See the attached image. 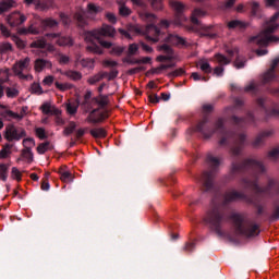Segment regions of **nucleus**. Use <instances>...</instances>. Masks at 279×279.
<instances>
[{"label":"nucleus","instance_id":"22","mask_svg":"<svg viewBox=\"0 0 279 279\" xmlns=\"http://www.w3.org/2000/svg\"><path fill=\"white\" fill-rule=\"evenodd\" d=\"M23 146L24 149H29L32 151L33 147H36V142L34 141V138H25L23 141Z\"/></svg>","mask_w":279,"mask_h":279},{"label":"nucleus","instance_id":"64","mask_svg":"<svg viewBox=\"0 0 279 279\" xmlns=\"http://www.w3.org/2000/svg\"><path fill=\"white\" fill-rule=\"evenodd\" d=\"M31 179H33L34 181L38 180V174L32 173L31 174Z\"/></svg>","mask_w":279,"mask_h":279},{"label":"nucleus","instance_id":"14","mask_svg":"<svg viewBox=\"0 0 279 279\" xmlns=\"http://www.w3.org/2000/svg\"><path fill=\"white\" fill-rule=\"evenodd\" d=\"M22 160H25L28 165L34 162V154H32L31 149H23L22 150Z\"/></svg>","mask_w":279,"mask_h":279},{"label":"nucleus","instance_id":"17","mask_svg":"<svg viewBox=\"0 0 279 279\" xmlns=\"http://www.w3.org/2000/svg\"><path fill=\"white\" fill-rule=\"evenodd\" d=\"M51 149H53V145H51L50 143H43L38 145L37 153L45 154L46 151H49Z\"/></svg>","mask_w":279,"mask_h":279},{"label":"nucleus","instance_id":"7","mask_svg":"<svg viewBox=\"0 0 279 279\" xmlns=\"http://www.w3.org/2000/svg\"><path fill=\"white\" fill-rule=\"evenodd\" d=\"M27 66H29V59L26 58L15 63L13 66V71L15 75H19V77H25L23 75V71H27Z\"/></svg>","mask_w":279,"mask_h":279},{"label":"nucleus","instance_id":"38","mask_svg":"<svg viewBox=\"0 0 279 279\" xmlns=\"http://www.w3.org/2000/svg\"><path fill=\"white\" fill-rule=\"evenodd\" d=\"M0 32L2 36L10 38V31H8V27L3 26L2 24L0 25Z\"/></svg>","mask_w":279,"mask_h":279},{"label":"nucleus","instance_id":"34","mask_svg":"<svg viewBox=\"0 0 279 279\" xmlns=\"http://www.w3.org/2000/svg\"><path fill=\"white\" fill-rule=\"evenodd\" d=\"M66 110L69 114H75V112H77V104H68Z\"/></svg>","mask_w":279,"mask_h":279},{"label":"nucleus","instance_id":"1","mask_svg":"<svg viewBox=\"0 0 279 279\" xmlns=\"http://www.w3.org/2000/svg\"><path fill=\"white\" fill-rule=\"evenodd\" d=\"M114 34H117V31L113 27L108 26V25H104L100 31H94V32L86 33V35H85L86 43H92V45L87 46V49L89 51H94L95 53H101V51H99V48H97L96 43L101 45V47H105V49H110V47H112V44L102 40L101 37L102 36H114Z\"/></svg>","mask_w":279,"mask_h":279},{"label":"nucleus","instance_id":"11","mask_svg":"<svg viewBox=\"0 0 279 279\" xmlns=\"http://www.w3.org/2000/svg\"><path fill=\"white\" fill-rule=\"evenodd\" d=\"M59 173L62 182H73V174L69 172L65 166L59 169Z\"/></svg>","mask_w":279,"mask_h":279},{"label":"nucleus","instance_id":"60","mask_svg":"<svg viewBox=\"0 0 279 279\" xmlns=\"http://www.w3.org/2000/svg\"><path fill=\"white\" fill-rule=\"evenodd\" d=\"M142 47H143L144 51H151V47H148L145 44H142Z\"/></svg>","mask_w":279,"mask_h":279},{"label":"nucleus","instance_id":"24","mask_svg":"<svg viewBox=\"0 0 279 279\" xmlns=\"http://www.w3.org/2000/svg\"><path fill=\"white\" fill-rule=\"evenodd\" d=\"M10 77V72L8 69L0 70V83L8 82V78Z\"/></svg>","mask_w":279,"mask_h":279},{"label":"nucleus","instance_id":"2","mask_svg":"<svg viewBox=\"0 0 279 279\" xmlns=\"http://www.w3.org/2000/svg\"><path fill=\"white\" fill-rule=\"evenodd\" d=\"M279 13L275 14L271 20L266 24V29L262 32L257 37L253 39V43H256V45H259L260 47H265L266 45H269V43L274 41V38L271 37V34L278 29V24H276V21L278 20Z\"/></svg>","mask_w":279,"mask_h":279},{"label":"nucleus","instance_id":"32","mask_svg":"<svg viewBox=\"0 0 279 279\" xmlns=\"http://www.w3.org/2000/svg\"><path fill=\"white\" fill-rule=\"evenodd\" d=\"M119 12H120L121 16H130V14H131L130 9L125 5H121L119 9Z\"/></svg>","mask_w":279,"mask_h":279},{"label":"nucleus","instance_id":"56","mask_svg":"<svg viewBox=\"0 0 279 279\" xmlns=\"http://www.w3.org/2000/svg\"><path fill=\"white\" fill-rule=\"evenodd\" d=\"M90 97H93V94L90 92H87L85 94V101L88 102V99H90Z\"/></svg>","mask_w":279,"mask_h":279},{"label":"nucleus","instance_id":"35","mask_svg":"<svg viewBox=\"0 0 279 279\" xmlns=\"http://www.w3.org/2000/svg\"><path fill=\"white\" fill-rule=\"evenodd\" d=\"M150 3L155 10H161L162 9V0H150Z\"/></svg>","mask_w":279,"mask_h":279},{"label":"nucleus","instance_id":"30","mask_svg":"<svg viewBox=\"0 0 279 279\" xmlns=\"http://www.w3.org/2000/svg\"><path fill=\"white\" fill-rule=\"evenodd\" d=\"M12 41L15 43V45L20 48L23 49L25 47V41L21 40L16 36H12Z\"/></svg>","mask_w":279,"mask_h":279},{"label":"nucleus","instance_id":"8","mask_svg":"<svg viewBox=\"0 0 279 279\" xmlns=\"http://www.w3.org/2000/svg\"><path fill=\"white\" fill-rule=\"evenodd\" d=\"M144 34L148 40H151L153 43H158V36H160V32L155 26L148 25Z\"/></svg>","mask_w":279,"mask_h":279},{"label":"nucleus","instance_id":"61","mask_svg":"<svg viewBox=\"0 0 279 279\" xmlns=\"http://www.w3.org/2000/svg\"><path fill=\"white\" fill-rule=\"evenodd\" d=\"M267 50H257V56H265Z\"/></svg>","mask_w":279,"mask_h":279},{"label":"nucleus","instance_id":"25","mask_svg":"<svg viewBox=\"0 0 279 279\" xmlns=\"http://www.w3.org/2000/svg\"><path fill=\"white\" fill-rule=\"evenodd\" d=\"M43 27H56L58 25V22L51 19L44 20L41 22Z\"/></svg>","mask_w":279,"mask_h":279},{"label":"nucleus","instance_id":"36","mask_svg":"<svg viewBox=\"0 0 279 279\" xmlns=\"http://www.w3.org/2000/svg\"><path fill=\"white\" fill-rule=\"evenodd\" d=\"M88 12H90V14L101 12V8L95 4H88Z\"/></svg>","mask_w":279,"mask_h":279},{"label":"nucleus","instance_id":"28","mask_svg":"<svg viewBox=\"0 0 279 279\" xmlns=\"http://www.w3.org/2000/svg\"><path fill=\"white\" fill-rule=\"evenodd\" d=\"M32 93H35L36 95H43V87H40V84L34 83L31 87Z\"/></svg>","mask_w":279,"mask_h":279},{"label":"nucleus","instance_id":"10","mask_svg":"<svg viewBox=\"0 0 279 279\" xmlns=\"http://www.w3.org/2000/svg\"><path fill=\"white\" fill-rule=\"evenodd\" d=\"M41 112H44V114H56V117H59L60 114V110L49 102L41 106Z\"/></svg>","mask_w":279,"mask_h":279},{"label":"nucleus","instance_id":"5","mask_svg":"<svg viewBox=\"0 0 279 279\" xmlns=\"http://www.w3.org/2000/svg\"><path fill=\"white\" fill-rule=\"evenodd\" d=\"M0 117H4V119H15L21 121V119L25 117V108L22 109L21 113H16L8 109V107L0 105Z\"/></svg>","mask_w":279,"mask_h":279},{"label":"nucleus","instance_id":"16","mask_svg":"<svg viewBox=\"0 0 279 279\" xmlns=\"http://www.w3.org/2000/svg\"><path fill=\"white\" fill-rule=\"evenodd\" d=\"M9 169H10L9 165H5V163L0 165V180H2V182H5V180H8Z\"/></svg>","mask_w":279,"mask_h":279},{"label":"nucleus","instance_id":"48","mask_svg":"<svg viewBox=\"0 0 279 279\" xmlns=\"http://www.w3.org/2000/svg\"><path fill=\"white\" fill-rule=\"evenodd\" d=\"M106 17L108 19V21L110 23H117V16H114V14L112 13H107Z\"/></svg>","mask_w":279,"mask_h":279},{"label":"nucleus","instance_id":"49","mask_svg":"<svg viewBox=\"0 0 279 279\" xmlns=\"http://www.w3.org/2000/svg\"><path fill=\"white\" fill-rule=\"evenodd\" d=\"M199 15V10H195L194 14L191 19L192 23H194V25H197V19L195 16Z\"/></svg>","mask_w":279,"mask_h":279},{"label":"nucleus","instance_id":"26","mask_svg":"<svg viewBox=\"0 0 279 279\" xmlns=\"http://www.w3.org/2000/svg\"><path fill=\"white\" fill-rule=\"evenodd\" d=\"M215 58L218 64H230V59L225 58L223 54H216Z\"/></svg>","mask_w":279,"mask_h":279},{"label":"nucleus","instance_id":"43","mask_svg":"<svg viewBox=\"0 0 279 279\" xmlns=\"http://www.w3.org/2000/svg\"><path fill=\"white\" fill-rule=\"evenodd\" d=\"M69 75L72 80H82V74H80V72H70Z\"/></svg>","mask_w":279,"mask_h":279},{"label":"nucleus","instance_id":"53","mask_svg":"<svg viewBox=\"0 0 279 279\" xmlns=\"http://www.w3.org/2000/svg\"><path fill=\"white\" fill-rule=\"evenodd\" d=\"M234 66H235V69H243V66H245V63L235 61Z\"/></svg>","mask_w":279,"mask_h":279},{"label":"nucleus","instance_id":"29","mask_svg":"<svg viewBox=\"0 0 279 279\" xmlns=\"http://www.w3.org/2000/svg\"><path fill=\"white\" fill-rule=\"evenodd\" d=\"M82 66H87L88 69H93L95 66V61L93 59H83L81 60Z\"/></svg>","mask_w":279,"mask_h":279},{"label":"nucleus","instance_id":"51","mask_svg":"<svg viewBox=\"0 0 279 279\" xmlns=\"http://www.w3.org/2000/svg\"><path fill=\"white\" fill-rule=\"evenodd\" d=\"M41 189H43V191H49V182L44 181V182L41 183Z\"/></svg>","mask_w":279,"mask_h":279},{"label":"nucleus","instance_id":"50","mask_svg":"<svg viewBox=\"0 0 279 279\" xmlns=\"http://www.w3.org/2000/svg\"><path fill=\"white\" fill-rule=\"evenodd\" d=\"M215 75H221L223 73V68L219 66L214 70Z\"/></svg>","mask_w":279,"mask_h":279},{"label":"nucleus","instance_id":"13","mask_svg":"<svg viewBox=\"0 0 279 279\" xmlns=\"http://www.w3.org/2000/svg\"><path fill=\"white\" fill-rule=\"evenodd\" d=\"M168 43H170V45H174L175 47H182V45H184V39L178 35H171L168 37Z\"/></svg>","mask_w":279,"mask_h":279},{"label":"nucleus","instance_id":"54","mask_svg":"<svg viewBox=\"0 0 279 279\" xmlns=\"http://www.w3.org/2000/svg\"><path fill=\"white\" fill-rule=\"evenodd\" d=\"M192 80L197 82L199 80V74L197 72L192 73Z\"/></svg>","mask_w":279,"mask_h":279},{"label":"nucleus","instance_id":"45","mask_svg":"<svg viewBox=\"0 0 279 279\" xmlns=\"http://www.w3.org/2000/svg\"><path fill=\"white\" fill-rule=\"evenodd\" d=\"M36 136H38V138H45V129H36Z\"/></svg>","mask_w":279,"mask_h":279},{"label":"nucleus","instance_id":"4","mask_svg":"<svg viewBox=\"0 0 279 279\" xmlns=\"http://www.w3.org/2000/svg\"><path fill=\"white\" fill-rule=\"evenodd\" d=\"M25 137V130L23 129H16L14 125H9L5 129V135L4 138L7 141H21V138Z\"/></svg>","mask_w":279,"mask_h":279},{"label":"nucleus","instance_id":"62","mask_svg":"<svg viewBox=\"0 0 279 279\" xmlns=\"http://www.w3.org/2000/svg\"><path fill=\"white\" fill-rule=\"evenodd\" d=\"M60 62H63V63L69 62V57H61Z\"/></svg>","mask_w":279,"mask_h":279},{"label":"nucleus","instance_id":"59","mask_svg":"<svg viewBox=\"0 0 279 279\" xmlns=\"http://www.w3.org/2000/svg\"><path fill=\"white\" fill-rule=\"evenodd\" d=\"M4 90H3V83H0V99L3 97Z\"/></svg>","mask_w":279,"mask_h":279},{"label":"nucleus","instance_id":"21","mask_svg":"<svg viewBox=\"0 0 279 279\" xmlns=\"http://www.w3.org/2000/svg\"><path fill=\"white\" fill-rule=\"evenodd\" d=\"M12 154V145L8 144L0 150V158H8Z\"/></svg>","mask_w":279,"mask_h":279},{"label":"nucleus","instance_id":"42","mask_svg":"<svg viewBox=\"0 0 279 279\" xmlns=\"http://www.w3.org/2000/svg\"><path fill=\"white\" fill-rule=\"evenodd\" d=\"M1 49H2L3 51H12V44H10V43H4V44L1 45Z\"/></svg>","mask_w":279,"mask_h":279},{"label":"nucleus","instance_id":"3","mask_svg":"<svg viewBox=\"0 0 279 279\" xmlns=\"http://www.w3.org/2000/svg\"><path fill=\"white\" fill-rule=\"evenodd\" d=\"M46 38L47 41H35L31 45V47H39L40 49H45V47H49V43H58L60 47H71V45H73V39L69 37H60L59 35H47Z\"/></svg>","mask_w":279,"mask_h":279},{"label":"nucleus","instance_id":"57","mask_svg":"<svg viewBox=\"0 0 279 279\" xmlns=\"http://www.w3.org/2000/svg\"><path fill=\"white\" fill-rule=\"evenodd\" d=\"M169 94H161V99H163V101H169Z\"/></svg>","mask_w":279,"mask_h":279},{"label":"nucleus","instance_id":"19","mask_svg":"<svg viewBox=\"0 0 279 279\" xmlns=\"http://www.w3.org/2000/svg\"><path fill=\"white\" fill-rule=\"evenodd\" d=\"M90 134L94 138H106V130L104 129H94L90 131Z\"/></svg>","mask_w":279,"mask_h":279},{"label":"nucleus","instance_id":"15","mask_svg":"<svg viewBox=\"0 0 279 279\" xmlns=\"http://www.w3.org/2000/svg\"><path fill=\"white\" fill-rule=\"evenodd\" d=\"M14 5H16V2L13 0H7V2L0 3V14L7 12V10H10V8H14Z\"/></svg>","mask_w":279,"mask_h":279},{"label":"nucleus","instance_id":"6","mask_svg":"<svg viewBox=\"0 0 279 279\" xmlns=\"http://www.w3.org/2000/svg\"><path fill=\"white\" fill-rule=\"evenodd\" d=\"M88 119L92 123H99V121L108 119V112H106L104 109H97L89 114Z\"/></svg>","mask_w":279,"mask_h":279},{"label":"nucleus","instance_id":"58","mask_svg":"<svg viewBox=\"0 0 279 279\" xmlns=\"http://www.w3.org/2000/svg\"><path fill=\"white\" fill-rule=\"evenodd\" d=\"M120 34H122V36H124L125 38H130V34H128V32L123 31V29H119Z\"/></svg>","mask_w":279,"mask_h":279},{"label":"nucleus","instance_id":"55","mask_svg":"<svg viewBox=\"0 0 279 279\" xmlns=\"http://www.w3.org/2000/svg\"><path fill=\"white\" fill-rule=\"evenodd\" d=\"M161 50L167 51L168 53H171V48H169V46L167 45L161 46Z\"/></svg>","mask_w":279,"mask_h":279},{"label":"nucleus","instance_id":"37","mask_svg":"<svg viewBox=\"0 0 279 279\" xmlns=\"http://www.w3.org/2000/svg\"><path fill=\"white\" fill-rule=\"evenodd\" d=\"M43 84L45 86H51V84H53V76L49 75V76H46L43 81Z\"/></svg>","mask_w":279,"mask_h":279},{"label":"nucleus","instance_id":"63","mask_svg":"<svg viewBox=\"0 0 279 279\" xmlns=\"http://www.w3.org/2000/svg\"><path fill=\"white\" fill-rule=\"evenodd\" d=\"M68 20H69V17H68L66 15H64V14L61 15V21H62L63 23L66 24V21H68Z\"/></svg>","mask_w":279,"mask_h":279},{"label":"nucleus","instance_id":"9","mask_svg":"<svg viewBox=\"0 0 279 279\" xmlns=\"http://www.w3.org/2000/svg\"><path fill=\"white\" fill-rule=\"evenodd\" d=\"M26 19L25 15L21 13H13L8 17V23L14 27L16 25H21L22 23H25Z\"/></svg>","mask_w":279,"mask_h":279},{"label":"nucleus","instance_id":"18","mask_svg":"<svg viewBox=\"0 0 279 279\" xmlns=\"http://www.w3.org/2000/svg\"><path fill=\"white\" fill-rule=\"evenodd\" d=\"M94 105L98 106L99 108H104V106L108 105V97L106 96H99L94 99Z\"/></svg>","mask_w":279,"mask_h":279},{"label":"nucleus","instance_id":"40","mask_svg":"<svg viewBox=\"0 0 279 279\" xmlns=\"http://www.w3.org/2000/svg\"><path fill=\"white\" fill-rule=\"evenodd\" d=\"M148 99H149L150 104H158V101H160V98H158V95H156V94L149 95Z\"/></svg>","mask_w":279,"mask_h":279},{"label":"nucleus","instance_id":"12","mask_svg":"<svg viewBox=\"0 0 279 279\" xmlns=\"http://www.w3.org/2000/svg\"><path fill=\"white\" fill-rule=\"evenodd\" d=\"M43 69H51V62L45 61L43 59L36 60L35 61V71L40 73V71H43Z\"/></svg>","mask_w":279,"mask_h":279},{"label":"nucleus","instance_id":"44","mask_svg":"<svg viewBox=\"0 0 279 279\" xmlns=\"http://www.w3.org/2000/svg\"><path fill=\"white\" fill-rule=\"evenodd\" d=\"M138 51V46L136 44H132L130 47H129V52L134 54Z\"/></svg>","mask_w":279,"mask_h":279},{"label":"nucleus","instance_id":"47","mask_svg":"<svg viewBox=\"0 0 279 279\" xmlns=\"http://www.w3.org/2000/svg\"><path fill=\"white\" fill-rule=\"evenodd\" d=\"M241 25V22L239 21H231L228 23V27H230L231 29L234 27H239Z\"/></svg>","mask_w":279,"mask_h":279},{"label":"nucleus","instance_id":"33","mask_svg":"<svg viewBox=\"0 0 279 279\" xmlns=\"http://www.w3.org/2000/svg\"><path fill=\"white\" fill-rule=\"evenodd\" d=\"M142 17L147 21L148 23H156V15L146 13L142 15Z\"/></svg>","mask_w":279,"mask_h":279},{"label":"nucleus","instance_id":"39","mask_svg":"<svg viewBox=\"0 0 279 279\" xmlns=\"http://www.w3.org/2000/svg\"><path fill=\"white\" fill-rule=\"evenodd\" d=\"M20 34H38V31L32 25L27 31H20Z\"/></svg>","mask_w":279,"mask_h":279},{"label":"nucleus","instance_id":"27","mask_svg":"<svg viewBox=\"0 0 279 279\" xmlns=\"http://www.w3.org/2000/svg\"><path fill=\"white\" fill-rule=\"evenodd\" d=\"M22 175L23 174L16 168H12L11 178L13 180H17V182H21Z\"/></svg>","mask_w":279,"mask_h":279},{"label":"nucleus","instance_id":"23","mask_svg":"<svg viewBox=\"0 0 279 279\" xmlns=\"http://www.w3.org/2000/svg\"><path fill=\"white\" fill-rule=\"evenodd\" d=\"M198 66L201 71L204 73H211L213 69L210 68V64L207 61H199Z\"/></svg>","mask_w":279,"mask_h":279},{"label":"nucleus","instance_id":"46","mask_svg":"<svg viewBox=\"0 0 279 279\" xmlns=\"http://www.w3.org/2000/svg\"><path fill=\"white\" fill-rule=\"evenodd\" d=\"M75 130V122H71L70 126L65 129V134H71Z\"/></svg>","mask_w":279,"mask_h":279},{"label":"nucleus","instance_id":"31","mask_svg":"<svg viewBox=\"0 0 279 279\" xmlns=\"http://www.w3.org/2000/svg\"><path fill=\"white\" fill-rule=\"evenodd\" d=\"M171 8H173V10H177L178 12H180V10H183L184 5L182 3H180L179 1H171L170 2Z\"/></svg>","mask_w":279,"mask_h":279},{"label":"nucleus","instance_id":"52","mask_svg":"<svg viewBox=\"0 0 279 279\" xmlns=\"http://www.w3.org/2000/svg\"><path fill=\"white\" fill-rule=\"evenodd\" d=\"M279 0H266V5H276L278 3Z\"/></svg>","mask_w":279,"mask_h":279},{"label":"nucleus","instance_id":"41","mask_svg":"<svg viewBox=\"0 0 279 279\" xmlns=\"http://www.w3.org/2000/svg\"><path fill=\"white\" fill-rule=\"evenodd\" d=\"M57 88H59V90H69V88H71V85L69 84H60V83H56Z\"/></svg>","mask_w":279,"mask_h":279},{"label":"nucleus","instance_id":"20","mask_svg":"<svg viewBox=\"0 0 279 279\" xmlns=\"http://www.w3.org/2000/svg\"><path fill=\"white\" fill-rule=\"evenodd\" d=\"M5 94L9 99H14L19 95V88L16 87H7L5 88Z\"/></svg>","mask_w":279,"mask_h":279}]
</instances>
